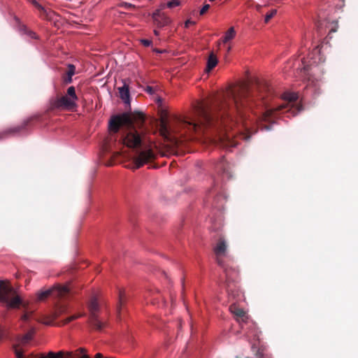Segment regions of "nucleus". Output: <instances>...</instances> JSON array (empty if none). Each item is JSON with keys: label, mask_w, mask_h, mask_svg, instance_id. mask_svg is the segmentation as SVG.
<instances>
[{"label": "nucleus", "mask_w": 358, "mask_h": 358, "mask_svg": "<svg viewBox=\"0 0 358 358\" xmlns=\"http://www.w3.org/2000/svg\"><path fill=\"white\" fill-rule=\"evenodd\" d=\"M252 350L255 352L257 358H266L260 349H257L255 344L252 345Z\"/></svg>", "instance_id": "nucleus-19"}, {"label": "nucleus", "mask_w": 358, "mask_h": 358, "mask_svg": "<svg viewBox=\"0 0 358 358\" xmlns=\"http://www.w3.org/2000/svg\"><path fill=\"white\" fill-rule=\"evenodd\" d=\"M180 2L179 0H170L167 2V7L170 8H175L180 5Z\"/></svg>", "instance_id": "nucleus-21"}, {"label": "nucleus", "mask_w": 358, "mask_h": 358, "mask_svg": "<svg viewBox=\"0 0 358 358\" xmlns=\"http://www.w3.org/2000/svg\"><path fill=\"white\" fill-rule=\"evenodd\" d=\"M95 358H103V356L101 353H97L95 355Z\"/></svg>", "instance_id": "nucleus-37"}, {"label": "nucleus", "mask_w": 358, "mask_h": 358, "mask_svg": "<svg viewBox=\"0 0 358 358\" xmlns=\"http://www.w3.org/2000/svg\"><path fill=\"white\" fill-rule=\"evenodd\" d=\"M215 169L222 180H229L231 178V174L229 170L227 162L222 159L215 166Z\"/></svg>", "instance_id": "nucleus-10"}, {"label": "nucleus", "mask_w": 358, "mask_h": 358, "mask_svg": "<svg viewBox=\"0 0 358 358\" xmlns=\"http://www.w3.org/2000/svg\"><path fill=\"white\" fill-rule=\"evenodd\" d=\"M141 43L145 47H149L152 45V41L146 38L141 39Z\"/></svg>", "instance_id": "nucleus-23"}, {"label": "nucleus", "mask_w": 358, "mask_h": 358, "mask_svg": "<svg viewBox=\"0 0 358 358\" xmlns=\"http://www.w3.org/2000/svg\"><path fill=\"white\" fill-rule=\"evenodd\" d=\"M155 35H158L159 34L158 31H156V30L155 31Z\"/></svg>", "instance_id": "nucleus-42"}, {"label": "nucleus", "mask_w": 358, "mask_h": 358, "mask_svg": "<svg viewBox=\"0 0 358 358\" xmlns=\"http://www.w3.org/2000/svg\"><path fill=\"white\" fill-rule=\"evenodd\" d=\"M230 310H231V313L233 314H234L235 316L237 317L236 320L239 323L241 324L243 322L245 324H248V317L243 309L239 308L234 306H231Z\"/></svg>", "instance_id": "nucleus-12"}, {"label": "nucleus", "mask_w": 358, "mask_h": 358, "mask_svg": "<svg viewBox=\"0 0 358 358\" xmlns=\"http://www.w3.org/2000/svg\"><path fill=\"white\" fill-rule=\"evenodd\" d=\"M276 14V10H272L265 15L264 21L268 22Z\"/></svg>", "instance_id": "nucleus-22"}, {"label": "nucleus", "mask_w": 358, "mask_h": 358, "mask_svg": "<svg viewBox=\"0 0 358 358\" xmlns=\"http://www.w3.org/2000/svg\"><path fill=\"white\" fill-rule=\"evenodd\" d=\"M227 244L224 240L220 238L216 246L214 248V252L216 256V262L222 268L224 274V279L221 280V283L225 288L228 295L232 298L239 296V289L237 284L238 271L229 263H227L222 257L225 255Z\"/></svg>", "instance_id": "nucleus-4"}, {"label": "nucleus", "mask_w": 358, "mask_h": 358, "mask_svg": "<svg viewBox=\"0 0 358 358\" xmlns=\"http://www.w3.org/2000/svg\"><path fill=\"white\" fill-rule=\"evenodd\" d=\"M194 23H195V22H194V21H192V20H190V19H188V20H187L185 21V27L186 28H187V27H189L190 25L194 24Z\"/></svg>", "instance_id": "nucleus-28"}, {"label": "nucleus", "mask_w": 358, "mask_h": 358, "mask_svg": "<svg viewBox=\"0 0 358 358\" xmlns=\"http://www.w3.org/2000/svg\"><path fill=\"white\" fill-rule=\"evenodd\" d=\"M25 35L28 36L29 37H30L31 38H35V39L37 38L36 34L33 31H31L29 29L27 31Z\"/></svg>", "instance_id": "nucleus-26"}, {"label": "nucleus", "mask_w": 358, "mask_h": 358, "mask_svg": "<svg viewBox=\"0 0 358 358\" xmlns=\"http://www.w3.org/2000/svg\"><path fill=\"white\" fill-rule=\"evenodd\" d=\"M124 7L127 9H129V8H134V5H133L132 3H124Z\"/></svg>", "instance_id": "nucleus-31"}, {"label": "nucleus", "mask_w": 358, "mask_h": 358, "mask_svg": "<svg viewBox=\"0 0 358 358\" xmlns=\"http://www.w3.org/2000/svg\"><path fill=\"white\" fill-rule=\"evenodd\" d=\"M247 358H248V357H247Z\"/></svg>", "instance_id": "nucleus-45"}, {"label": "nucleus", "mask_w": 358, "mask_h": 358, "mask_svg": "<svg viewBox=\"0 0 358 358\" xmlns=\"http://www.w3.org/2000/svg\"><path fill=\"white\" fill-rule=\"evenodd\" d=\"M48 355L50 358H57L56 355L53 352H50Z\"/></svg>", "instance_id": "nucleus-33"}, {"label": "nucleus", "mask_w": 358, "mask_h": 358, "mask_svg": "<svg viewBox=\"0 0 358 358\" xmlns=\"http://www.w3.org/2000/svg\"><path fill=\"white\" fill-rule=\"evenodd\" d=\"M213 189L210 190L208 196V201L211 202L212 207L216 208L220 213L217 218H210V230L217 231L223 226V218L221 211L223 209V201L227 199V196L220 189V182L218 179L213 180Z\"/></svg>", "instance_id": "nucleus-5"}, {"label": "nucleus", "mask_w": 358, "mask_h": 358, "mask_svg": "<svg viewBox=\"0 0 358 358\" xmlns=\"http://www.w3.org/2000/svg\"><path fill=\"white\" fill-rule=\"evenodd\" d=\"M72 292L67 285H56L53 287L40 290L36 294V300L43 301L48 297L56 299H64L71 297Z\"/></svg>", "instance_id": "nucleus-6"}, {"label": "nucleus", "mask_w": 358, "mask_h": 358, "mask_svg": "<svg viewBox=\"0 0 358 358\" xmlns=\"http://www.w3.org/2000/svg\"><path fill=\"white\" fill-rule=\"evenodd\" d=\"M31 338V335L30 334H28L27 335H25L24 336V340L25 341H28L29 340H30Z\"/></svg>", "instance_id": "nucleus-32"}, {"label": "nucleus", "mask_w": 358, "mask_h": 358, "mask_svg": "<svg viewBox=\"0 0 358 358\" xmlns=\"http://www.w3.org/2000/svg\"><path fill=\"white\" fill-rule=\"evenodd\" d=\"M83 358H90L87 355H84Z\"/></svg>", "instance_id": "nucleus-41"}, {"label": "nucleus", "mask_w": 358, "mask_h": 358, "mask_svg": "<svg viewBox=\"0 0 358 358\" xmlns=\"http://www.w3.org/2000/svg\"><path fill=\"white\" fill-rule=\"evenodd\" d=\"M22 319L24 322H27L29 320V315L27 313H25L22 316Z\"/></svg>", "instance_id": "nucleus-29"}, {"label": "nucleus", "mask_w": 358, "mask_h": 358, "mask_svg": "<svg viewBox=\"0 0 358 358\" xmlns=\"http://www.w3.org/2000/svg\"><path fill=\"white\" fill-rule=\"evenodd\" d=\"M217 64V57L211 54L208 57V59L207 60V65L206 69L208 71H211L214 67L216 66Z\"/></svg>", "instance_id": "nucleus-15"}, {"label": "nucleus", "mask_w": 358, "mask_h": 358, "mask_svg": "<svg viewBox=\"0 0 358 358\" xmlns=\"http://www.w3.org/2000/svg\"><path fill=\"white\" fill-rule=\"evenodd\" d=\"M89 309L90 310V323L92 327L99 331H101L103 328L106 327V323L99 319L96 313L99 309L98 299L93 296L89 303Z\"/></svg>", "instance_id": "nucleus-8"}, {"label": "nucleus", "mask_w": 358, "mask_h": 358, "mask_svg": "<svg viewBox=\"0 0 358 358\" xmlns=\"http://www.w3.org/2000/svg\"><path fill=\"white\" fill-rule=\"evenodd\" d=\"M157 101H158L159 103H162V102H163V99H162L161 97H159V98L157 99Z\"/></svg>", "instance_id": "nucleus-39"}, {"label": "nucleus", "mask_w": 358, "mask_h": 358, "mask_svg": "<svg viewBox=\"0 0 358 358\" xmlns=\"http://www.w3.org/2000/svg\"><path fill=\"white\" fill-rule=\"evenodd\" d=\"M272 87L266 81L256 80L251 85L244 84L239 89L227 94L213 96L210 100L199 103L191 118H177L176 127L170 128L176 141H196L210 130V137L224 148L238 145L235 134L248 141L252 131L251 125L257 124L262 130L269 131L281 115L296 116L303 110L302 100L298 93L285 92L282 103H273L269 97L274 96Z\"/></svg>", "instance_id": "nucleus-1"}, {"label": "nucleus", "mask_w": 358, "mask_h": 358, "mask_svg": "<svg viewBox=\"0 0 358 358\" xmlns=\"http://www.w3.org/2000/svg\"><path fill=\"white\" fill-rule=\"evenodd\" d=\"M4 337V332L0 329V340Z\"/></svg>", "instance_id": "nucleus-35"}, {"label": "nucleus", "mask_w": 358, "mask_h": 358, "mask_svg": "<svg viewBox=\"0 0 358 358\" xmlns=\"http://www.w3.org/2000/svg\"><path fill=\"white\" fill-rule=\"evenodd\" d=\"M34 117H31L24 120L20 124L10 127L0 133V140L17 134H26L31 125Z\"/></svg>", "instance_id": "nucleus-9"}, {"label": "nucleus", "mask_w": 358, "mask_h": 358, "mask_svg": "<svg viewBox=\"0 0 358 358\" xmlns=\"http://www.w3.org/2000/svg\"><path fill=\"white\" fill-rule=\"evenodd\" d=\"M145 120V116L141 112H124L113 115L108 122L109 128L115 131H117L120 127H126L120 134V141L133 151L136 168H140L154 157L152 143L144 138L147 131Z\"/></svg>", "instance_id": "nucleus-2"}, {"label": "nucleus", "mask_w": 358, "mask_h": 358, "mask_svg": "<svg viewBox=\"0 0 358 358\" xmlns=\"http://www.w3.org/2000/svg\"><path fill=\"white\" fill-rule=\"evenodd\" d=\"M16 358H23V355L20 352H16Z\"/></svg>", "instance_id": "nucleus-34"}, {"label": "nucleus", "mask_w": 358, "mask_h": 358, "mask_svg": "<svg viewBox=\"0 0 358 358\" xmlns=\"http://www.w3.org/2000/svg\"><path fill=\"white\" fill-rule=\"evenodd\" d=\"M68 97H70L76 101L78 100V96L76 93V88L74 86H70L68 87L66 91V95Z\"/></svg>", "instance_id": "nucleus-18"}, {"label": "nucleus", "mask_w": 358, "mask_h": 358, "mask_svg": "<svg viewBox=\"0 0 358 358\" xmlns=\"http://www.w3.org/2000/svg\"><path fill=\"white\" fill-rule=\"evenodd\" d=\"M57 306H58V310L60 312V313H62L63 311H64V310L66 309V307L64 305H62V304H57Z\"/></svg>", "instance_id": "nucleus-30"}, {"label": "nucleus", "mask_w": 358, "mask_h": 358, "mask_svg": "<svg viewBox=\"0 0 358 358\" xmlns=\"http://www.w3.org/2000/svg\"><path fill=\"white\" fill-rule=\"evenodd\" d=\"M235 34L236 32L234 28H229L224 35L223 42L227 43L229 41L231 40L235 36Z\"/></svg>", "instance_id": "nucleus-17"}, {"label": "nucleus", "mask_w": 358, "mask_h": 358, "mask_svg": "<svg viewBox=\"0 0 358 358\" xmlns=\"http://www.w3.org/2000/svg\"><path fill=\"white\" fill-rule=\"evenodd\" d=\"M120 99L124 103L130 105V91L129 87L127 84H124L122 87L118 88Z\"/></svg>", "instance_id": "nucleus-13"}, {"label": "nucleus", "mask_w": 358, "mask_h": 358, "mask_svg": "<svg viewBox=\"0 0 358 358\" xmlns=\"http://www.w3.org/2000/svg\"><path fill=\"white\" fill-rule=\"evenodd\" d=\"M0 303L8 308H17L22 305L21 297L15 294L13 287L0 282Z\"/></svg>", "instance_id": "nucleus-7"}, {"label": "nucleus", "mask_w": 358, "mask_h": 358, "mask_svg": "<svg viewBox=\"0 0 358 358\" xmlns=\"http://www.w3.org/2000/svg\"><path fill=\"white\" fill-rule=\"evenodd\" d=\"M80 315H77V314H75V315H70V316H68L66 319H65V322H69L76 318H78V317H80Z\"/></svg>", "instance_id": "nucleus-24"}, {"label": "nucleus", "mask_w": 358, "mask_h": 358, "mask_svg": "<svg viewBox=\"0 0 358 358\" xmlns=\"http://www.w3.org/2000/svg\"><path fill=\"white\" fill-rule=\"evenodd\" d=\"M154 51L159 54L163 52L162 50L158 49H154Z\"/></svg>", "instance_id": "nucleus-38"}, {"label": "nucleus", "mask_w": 358, "mask_h": 358, "mask_svg": "<svg viewBox=\"0 0 358 358\" xmlns=\"http://www.w3.org/2000/svg\"><path fill=\"white\" fill-rule=\"evenodd\" d=\"M321 26L322 25H321L320 22H318L317 24V31H320Z\"/></svg>", "instance_id": "nucleus-36"}, {"label": "nucleus", "mask_w": 358, "mask_h": 358, "mask_svg": "<svg viewBox=\"0 0 358 358\" xmlns=\"http://www.w3.org/2000/svg\"><path fill=\"white\" fill-rule=\"evenodd\" d=\"M145 91L149 94H153L155 93L154 89L151 86H146Z\"/></svg>", "instance_id": "nucleus-27"}, {"label": "nucleus", "mask_w": 358, "mask_h": 358, "mask_svg": "<svg viewBox=\"0 0 358 358\" xmlns=\"http://www.w3.org/2000/svg\"><path fill=\"white\" fill-rule=\"evenodd\" d=\"M241 328H242V329H245V327H244V324H241Z\"/></svg>", "instance_id": "nucleus-43"}, {"label": "nucleus", "mask_w": 358, "mask_h": 358, "mask_svg": "<svg viewBox=\"0 0 358 358\" xmlns=\"http://www.w3.org/2000/svg\"><path fill=\"white\" fill-rule=\"evenodd\" d=\"M59 354L60 355H62V352H59Z\"/></svg>", "instance_id": "nucleus-44"}, {"label": "nucleus", "mask_w": 358, "mask_h": 358, "mask_svg": "<svg viewBox=\"0 0 358 358\" xmlns=\"http://www.w3.org/2000/svg\"><path fill=\"white\" fill-rule=\"evenodd\" d=\"M76 73V67L72 64H68V71L66 72V78L64 79V82L66 84L72 83V77Z\"/></svg>", "instance_id": "nucleus-14"}, {"label": "nucleus", "mask_w": 358, "mask_h": 358, "mask_svg": "<svg viewBox=\"0 0 358 358\" xmlns=\"http://www.w3.org/2000/svg\"><path fill=\"white\" fill-rule=\"evenodd\" d=\"M324 59L321 55L320 49L318 45L315 46L313 51L310 52L307 57L296 59L292 65L294 70L299 71L301 76H308V83L306 85V94L312 96L314 99L317 98L322 93L321 80L315 79L310 76V68L312 66L323 63Z\"/></svg>", "instance_id": "nucleus-3"}, {"label": "nucleus", "mask_w": 358, "mask_h": 358, "mask_svg": "<svg viewBox=\"0 0 358 358\" xmlns=\"http://www.w3.org/2000/svg\"><path fill=\"white\" fill-rule=\"evenodd\" d=\"M15 21L16 22V26L18 31L22 34H26L28 31L26 25L23 24L17 17H15Z\"/></svg>", "instance_id": "nucleus-16"}, {"label": "nucleus", "mask_w": 358, "mask_h": 358, "mask_svg": "<svg viewBox=\"0 0 358 358\" xmlns=\"http://www.w3.org/2000/svg\"><path fill=\"white\" fill-rule=\"evenodd\" d=\"M254 334H255V336L257 337V339H259V337L257 336V331H255Z\"/></svg>", "instance_id": "nucleus-40"}, {"label": "nucleus", "mask_w": 358, "mask_h": 358, "mask_svg": "<svg viewBox=\"0 0 358 358\" xmlns=\"http://www.w3.org/2000/svg\"><path fill=\"white\" fill-rule=\"evenodd\" d=\"M210 8V5L206 3L205 5H203V6L201 8L200 10V15H203L204 13H206V12Z\"/></svg>", "instance_id": "nucleus-25"}, {"label": "nucleus", "mask_w": 358, "mask_h": 358, "mask_svg": "<svg viewBox=\"0 0 358 358\" xmlns=\"http://www.w3.org/2000/svg\"><path fill=\"white\" fill-rule=\"evenodd\" d=\"M76 101L68 97L67 96H62L57 100V106L63 108L71 110L77 106Z\"/></svg>", "instance_id": "nucleus-11"}, {"label": "nucleus", "mask_w": 358, "mask_h": 358, "mask_svg": "<svg viewBox=\"0 0 358 358\" xmlns=\"http://www.w3.org/2000/svg\"><path fill=\"white\" fill-rule=\"evenodd\" d=\"M118 297H119V306H120V308H122L123 307V306L125 303V300H126V295H125L124 292L122 290H120Z\"/></svg>", "instance_id": "nucleus-20"}]
</instances>
